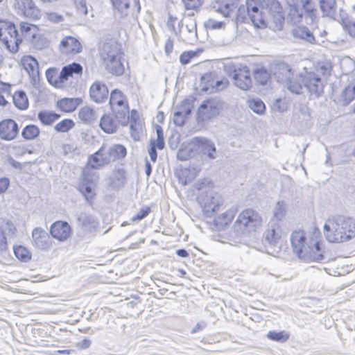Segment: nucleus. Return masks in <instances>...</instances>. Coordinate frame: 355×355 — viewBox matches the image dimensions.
Returning <instances> with one entry per match:
<instances>
[{
    "label": "nucleus",
    "mask_w": 355,
    "mask_h": 355,
    "mask_svg": "<svg viewBox=\"0 0 355 355\" xmlns=\"http://www.w3.org/2000/svg\"><path fill=\"white\" fill-rule=\"evenodd\" d=\"M326 239L331 243H343L355 237V218L346 216L329 218L324 225Z\"/></svg>",
    "instance_id": "1"
},
{
    "label": "nucleus",
    "mask_w": 355,
    "mask_h": 355,
    "mask_svg": "<svg viewBox=\"0 0 355 355\" xmlns=\"http://www.w3.org/2000/svg\"><path fill=\"white\" fill-rule=\"evenodd\" d=\"M293 250L299 259L304 261H321L324 259L320 243L315 242L312 247L308 243L305 233L302 230L293 232L291 235Z\"/></svg>",
    "instance_id": "2"
},
{
    "label": "nucleus",
    "mask_w": 355,
    "mask_h": 355,
    "mask_svg": "<svg viewBox=\"0 0 355 355\" xmlns=\"http://www.w3.org/2000/svg\"><path fill=\"white\" fill-rule=\"evenodd\" d=\"M126 154V148L123 145L114 144L109 146L103 144L89 157L88 165L93 169H98L124 158Z\"/></svg>",
    "instance_id": "3"
},
{
    "label": "nucleus",
    "mask_w": 355,
    "mask_h": 355,
    "mask_svg": "<svg viewBox=\"0 0 355 355\" xmlns=\"http://www.w3.org/2000/svg\"><path fill=\"white\" fill-rule=\"evenodd\" d=\"M100 56L107 71L116 75H122L124 64L121 45L116 42L104 43L100 49Z\"/></svg>",
    "instance_id": "4"
},
{
    "label": "nucleus",
    "mask_w": 355,
    "mask_h": 355,
    "mask_svg": "<svg viewBox=\"0 0 355 355\" xmlns=\"http://www.w3.org/2000/svg\"><path fill=\"white\" fill-rule=\"evenodd\" d=\"M275 76L277 80L283 83L292 94H304V87L302 81L304 74L293 77L291 68L286 64H282L279 66L278 71L275 72Z\"/></svg>",
    "instance_id": "5"
},
{
    "label": "nucleus",
    "mask_w": 355,
    "mask_h": 355,
    "mask_svg": "<svg viewBox=\"0 0 355 355\" xmlns=\"http://www.w3.org/2000/svg\"><path fill=\"white\" fill-rule=\"evenodd\" d=\"M265 6L264 4L256 3L255 0H246V7L242 6L238 9L236 19L241 21H245L246 19L245 12V10H247V15L249 17L255 28H266L267 24L262 11Z\"/></svg>",
    "instance_id": "6"
},
{
    "label": "nucleus",
    "mask_w": 355,
    "mask_h": 355,
    "mask_svg": "<svg viewBox=\"0 0 355 355\" xmlns=\"http://www.w3.org/2000/svg\"><path fill=\"white\" fill-rule=\"evenodd\" d=\"M0 40L12 53L19 51V45L22 42L15 25L8 21H0Z\"/></svg>",
    "instance_id": "7"
},
{
    "label": "nucleus",
    "mask_w": 355,
    "mask_h": 355,
    "mask_svg": "<svg viewBox=\"0 0 355 355\" xmlns=\"http://www.w3.org/2000/svg\"><path fill=\"white\" fill-rule=\"evenodd\" d=\"M262 218L256 211L246 209L239 214L234 224L237 231L241 232H254L261 226Z\"/></svg>",
    "instance_id": "8"
},
{
    "label": "nucleus",
    "mask_w": 355,
    "mask_h": 355,
    "mask_svg": "<svg viewBox=\"0 0 355 355\" xmlns=\"http://www.w3.org/2000/svg\"><path fill=\"white\" fill-rule=\"evenodd\" d=\"M109 103L118 123L125 125L129 119V110L128 103L122 92L117 89L113 90L110 94Z\"/></svg>",
    "instance_id": "9"
},
{
    "label": "nucleus",
    "mask_w": 355,
    "mask_h": 355,
    "mask_svg": "<svg viewBox=\"0 0 355 355\" xmlns=\"http://www.w3.org/2000/svg\"><path fill=\"white\" fill-rule=\"evenodd\" d=\"M302 81L304 91H307L310 95L319 97L322 93L324 86L322 79L314 72H306L302 76Z\"/></svg>",
    "instance_id": "10"
},
{
    "label": "nucleus",
    "mask_w": 355,
    "mask_h": 355,
    "mask_svg": "<svg viewBox=\"0 0 355 355\" xmlns=\"http://www.w3.org/2000/svg\"><path fill=\"white\" fill-rule=\"evenodd\" d=\"M83 180L79 185V191L84 195L87 201L92 200L95 196V187L98 179V175L96 173H88L87 171H83Z\"/></svg>",
    "instance_id": "11"
},
{
    "label": "nucleus",
    "mask_w": 355,
    "mask_h": 355,
    "mask_svg": "<svg viewBox=\"0 0 355 355\" xmlns=\"http://www.w3.org/2000/svg\"><path fill=\"white\" fill-rule=\"evenodd\" d=\"M221 109V104L216 98H209L205 101L200 106L198 114L202 121H206L218 114Z\"/></svg>",
    "instance_id": "12"
},
{
    "label": "nucleus",
    "mask_w": 355,
    "mask_h": 355,
    "mask_svg": "<svg viewBox=\"0 0 355 355\" xmlns=\"http://www.w3.org/2000/svg\"><path fill=\"white\" fill-rule=\"evenodd\" d=\"M282 236L280 223L271 219L267 225L263 233V242L265 245L275 246Z\"/></svg>",
    "instance_id": "13"
},
{
    "label": "nucleus",
    "mask_w": 355,
    "mask_h": 355,
    "mask_svg": "<svg viewBox=\"0 0 355 355\" xmlns=\"http://www.w3.org/2000/svg\"><path fill=\"white\" fill-rule=\"evenodd\" d=\"M233 79L234 85L241 89L247 91L252 87V83L250 77V71L247 66L241 65L234 70Z\"/></svg>",
    "instance_id": "14"
},
{
    "label": "nucleus",
    "mask_w": 355,
    "mask_h": 355,
    "mask_svg": "<svg viewBox=\"0 0 355 355\" xmlns=\"http://www.w3.org/2000/svg\"><path fill=\"white\" fill-rule=\"evenodd\" d=\"M204 211L207 216L216 213L220 210L223 205V200L218 193L210 192L206 194L202 199Z\"/></svg>",
    "instance_id": "15"
},
{
    "label": "nucleus",
    "mask_w": 355,
    "mask_h": 355,
    "mask_svg": "<svg viewBox=\"0 0 355 355\" xmlns=\"http://www.w3.org/2000/svg\"><path fill=\"white\" fill-rule=\"evenodd\" d=\"M21 62L31 78V83L34 86L37 85L40 82L39 64L37 60L31 55H26L21 58Z\"/></svg>",
    "instance_id": "16"
},
{
    "label": "nucleus",
    "mask_w": 355,
    "mask_h": 355,
    "mask_svg": "<svg viewBox=\"0 0 355 355\" xmlns=\"http://www.w3.org/2000/svg\"><path fill=\"white\" fill-rule=\"evenodd\" d=\"M32 243L41 250H48L52 245L49 234L42 227H35L33 230Z\"/></svg>",
    "instance_id": "17"
},
{
    "label": "nucleus",
    "mask_w": 355,
    "mask_h": 355,
    "mask_svg": "<svg viewBox=\"0 0 355 355\" xmlns=\"http://www.w3.org/2000/svg\"><path fill=\"white\" fill-rule=\"evenodd\" d=\"M50 233L53 238L63 242L70 237L71 228L68 223L58 220L51 225Z\"/></svg>",
    "instance_id": "18"
},
{
    "label": "nucleus",
    "mask_w": 355,
    "mask_h": 355,
    "mask_svg": "<svg viewBox=\"0 0 355 355\" xmlns=\"http://www.w3.org/2000/svg\"><path fill=\"white\" fill-rule=\"evenodd\" d=\"M19 132L17 123L12 119H5L0 122V139L3 141L13 140Z\"/></svg>",
    "instance_id": "19"
},
{
    "label": "nucleus",
    "mask_w": 355,
    "mask_h": 355,
    "mask_svg": "<svg viewBox=\"0 0 355 355\" xmlns=\"http://www.w3.org/2000/svg\"><path fill=\"white\" fill-rule=\"evenodd\" d=\"M82 45L76 37L72 36L64 37L60 43V50L66 55H75L82 51Z\"/></svg>",
    "instance_id": "20"
},
{
    "label": "nucleus",
    "mask_w": 355,
    "mask_h": 355,
    "mask_svg": "<svg viewBox=\"0 0 355 355\" xmlns=\"http://www.w3.org/2000/svg\"><path fill=\"white\" fill-rule=\"evenodd\" d=\"M109 91L107 86L100 81L94 82L89 88V96L92 101L97 103L107 99Z\"/></svg>",
    "instance_id": "21"
},
{
    "label": "nucleus",
    "mask_w": 355,
    "mask_h": 355,
    "mask_svg": "<svg viewBox=\"0 0 355 355\" xmlns=\"http://www.w3.org/2000/svg\"><path fill=\"white\" fill-rule=\"evenodd\" d=\"M195 144L197 146L198 149L205 155H207L209 159H215L217 156L216 148L214 143L204 137H196Z\"/></svg>",
    "instance_id": "22"
},
{
    "label": "nucleus",
    "mask_w": 355,
    "mask_h": 355,
    "mask_svg": "<svg viewBox=\"0 0 355 355\" xmlns=\"http://www.w3.org/2000/svg\"><path fill=\"white\" fill-rule=\"evenodd\" d=\"M77 220L78 225L81 227L84 232L93 233L98 226V222L95 216L85 212L79 214L77 216Z\"/></svg>",
    "instance_id": "23"
},
{
    "label": "nucleus",
    "mask_w": 355,
    "mask_h": 355,
    "mask_svg": "<svg viewBox=\"0 0 355 355\" xmlns=\"http://www.w3.org/2000/svg\"><path fill=\"white\" fill-rule=\"evenodd\" d=\"M192 106L189 100H184L182 102L177 110L174 112L173 121L178 126H182L185 123L187 117L191 114Z\"/></svg>",
    "instance_id": "24"
},
{
    "label": "nucleus",
    "mask_w": 355,
    "mask_h": 355,
    "mask_svg": "<svg viewBox=\"0 0 355 355\" xmlns=\"http://www.w3.org/2000/svg\"><path fill=\"white\" fill-rule=\"evenodd\" d=\"M237 212V206H232L226 211L221 213L214 218V223L215 226L218 228H223L225 226L229 225Z\"/></svg>",
    "instance_id": "25"
},
{
    "label": "nucleus",
    "mask_w": 355,
    "mask_h": 355,
    "mask_svg": "<svg viewBox=\"0 0 355 355\" xmlns=\"http://www.w3.org/2000/svg\"><path fill=\"white\" fill-rule=\"evenodd\" d=\"M83 73V67L80 64L73 62L72 64L64 66L60 72V78L62 79L64 87L69 78H72L74 74L80 75Z\"/></svg>",
    "instance_id": "26"
},
{
    "label": "nucleus",
    "mask_w": 355,
    "mask_h": 355,
    "mask_svg": "<svg viewBox=\"0 0 355 355\" xmlns=\"http://www.w3.org/2000/svg\"><path fill=\"white\" fill-rule=\"evenodd\" d=\"M15 6L26 17H36L40 12L32 0H16Z\"/></svg>",
    "instance_id": "27"
},
{
    "label": "nucleus",
    "mask_w": 355,
    "mask_h": 355,
    "mask_svg": "<svg viewBox=\"0 0 355 355\" xmlns=\"http://www.w3.org/2000/svg\"><path fill=\"white\" fill-rule=\"evenodd\" d=\"M292 33L295 38L304 40L310 44L315 42V37L307 27L297 26L293 29Z\"/></svg>",
    "instance_id": "28"
},
{
    "label": "nucleus",
    "mask_w": 355,
    "mask_h": 355,
    "mask_svg": "<svg viewBox=\"0 0 355 355\" xmlns=\"http://www.w3.org/2000/svg\"><path fill=\"white\" fill-rule=\"evenodd\" d=\"M81 102L79 98H65L58 101V106L65 112H71L75 110Z\"/></svg>",
    "instance_id": "29"
},
{
    "label": "nucleus",
    "mask_w": 355,
    "mask_h": 355,
    "mask_svg": "<svg viewBox=\"0 0 355 355\" xmlns=\"http://www.w3.org/2000/svg\"><path fill=\"white\" fill-rule=\"evenodd\" d=\"M99 125L107 134L114 133L117 130V124L110 114H103L101 117Z\"/></svg>",
    "instance_id": "30"
},
{
    "label": "nucleus",
    "mask_w": 355,
    "mask_h": 355,
    "mask_svg": "<svg viewBox=\"0 0 355 355\" xmlns=\"http://www.w3.org/2000/svg\"><path fill=\"white\" fill-rule=\"evenodd\" d=\"M289 6V10L288 13V18L293 24H297L302 21L303 15L302 12L300 10L298 5L294 0H287Z\"/></svg>",
    "instance_id": "31"
},
{
    "label": "nucleus",
    "mask_w": 355,
    "mask_h": 355,
    "mask_svg": "<svg viewBox=\"0 0 355 355\" xmlns=\"http://www.w3.org/2000/svg\"><path fill=\"white\" fill-rule=\"evenodd\" d=\"M19 28V34L21 38L24 37L27 40H29L39 31L38 28L35 25L27 22H21Z\"/></svg>",
    "instance_id": "32"
},
{
    "label": "nucleus",
    "mask_w": 355,
    "mask_h": 355,
    "mask_svg": "<svg viewBox=\"0 0 355 355\" xmlns=\"http://www.w3.org/2000/svg\"><path fill=\"white\" fill-rule=\"evenodd\" d=\"M302 3L303 9L305 11V20L307 24L311 25L314 23L316 18V10L311 0Z\"/></svg>",
    "instance_id": "33"
},
{
    "label": "nucleus",
    "mask_w": 355,
    "mask_h": 355,
    "mask_svg": "<svg viewBox=\"0 0 355 355\" xmlns=\"http://www.w3.org/2000/svg\"><path fill=\"white\" fill-rule=\"evenodd\" d=\"M14 105L21 110H25L28 107V100L24 91L16 92L13 96Z\"/></svg>",
    "instance_id": "34"
},
{
    "label": "nucleus",
    "mask_w": 355,
    "mask_h": 355,
    "mask_svg": "<svg viewBox=\"0 0 355 355\" xmlns=\"http://www.w3.org/2000/svg\"><path fill=\"white\" fill-rule=\"evenodd\" d=\"M46 77L48 82L55 87H64L62 79L60 78V73L55 68H50L46 71Z\"/></svg>",
    "instance_id": "35"
},
{
    "label": "nucleus",
    "mask_w": 355,
    "mask_h": 355,
    "mask_svg": "<svg viewBox=\"0 0 355 355\" xmlns=\"http://www.w3.org/2000/svg\"><path fill=\"white\" fill-rule=\"evenodd\" d=\"M320 7L323 14L328 17H333L336 9V0H319Z\"/></svg>",
    "instance_id": "36"
},
{
    "label": "nucleus",
    "mask_w": 355,
    "mask_h": 355,
    "mask_svg": "<svg viewBox=\"0 0 355 355\" xmlns=\"http://www.w3.org/2000/svg\"><path fill=\"white\" fill-rule=\"evenodd\" d=\"M28 41L36 50H42L49 46V40L39 31Z\"/></svg>",
    "instance_id": "37"
},
{
    "label": "nucleus",
    "mask_w": 355,
    "mask_h": 355,
    "mask_svg": "<svg viewBox=\"0 0 355 355\" xmlns=\"http://www.w3.org/2000/svg\"><path fill=\"white\" fill-rule=\"evenodd\" d=\"M125 182V171L119 169L115 171L110 178V184L114 189H118L124 185Z\"/></svg>",
    "instance_id": "38"
},
{
    "label": "nucleus",
    "mask_w": 355,
    "mask_h": 355,
    "mask_svg": "<svg viewBox=\"0 0 355 355\" xmlns=\"http://www.w3.org/2000/svg\"><path fill=\"white\" fill-rule=\"evenodd\" d=\"M78 116L86 123H92L97 117L96 112L89 107H82L79 111Z\"/></svg>",
    "instance_id": "39"
},
{
    "label": "nucleus",
    "mask_w": 355,
    "mask_h": 355,
    "mask_svg": "<svg viewBox=\"0 0 355 355\" xmlns=\"http://www.w3.org/2000/svg\"><path fill=\"white\" fill-rule=\"evenodd\" d=\"M40 135V129L35 125H28L24 128L21 136L26 140H31Z\"/></svg>",
    "instance_id": "40"
},
{
    "label": "nucleus",
    "mask_w": 355,
    "mask_h": 355,
    "mask_svg": "<svg viewBox=\"0 0 355 355\" xmlns=\"http://www.w3.org/2000/svg\"><path fill=\"white\" fill-rule=\"evenodd\" d=\"M59 117V114L53 112L42 111L38 113V119L44 125H51Z\"/></svg>",
    "instance_id": "41"
},
{
    "label": "nucleus",
    "mask_w": 355,
    "mask_h": 355,
    "mask_svg": "<svg viewBox=\"0 0 355 355\" xmlns=\"http://www.w3.org/2000/svg\"><path fill=\"white\" fill-rule=\"evenodd\" d=\"M286 211V205L284 201H278L274 208L273 218L275 220L280 223L284 218Z\"/></svg>",
    "instance_id": "42"
},
{
    "label": "nucleus",
    "mask_w": 355,
    "mask_h": 355,
    "mask_svg": "<svg viewBox=\"0 0 355 355\" xmlns=\"http://www.w3.org/2000/svg\"><path fill=\"white\" fill-rule=\"evenodd\" d=\"M193 16V12L191 15H189V17L187 19L186 28L189 34L188 37L189 40H193L197 37V25L196 20L192 17Z\"/></svg>",
    "instance_id": "43"
},
{
    "label": "nucleus",
    "mask_w": 355,
    "mask_h": 355,
    "mask_svg": "<svg viewBox=\"0 0 355 355\" xmlns=\"http://www.w3.org/2000/svg\"><path fill=\"white\" fill-rule=\"evenodd\" d=\"M269 76H270L267 70L262 67L257 68L254 72L255 80L263 85L267 83Z\"/></svg>",
    "instance_id": "44"
},
{
    "label": "nucleus",
    "mask_w": 355,
    "mask_h": 355,
    "mask_svg": "<svg viewBox=\"0 0 355 355\" xmlns=\"http://www.w3.org/2000/svg\"><path fill=\"white\" fill-rule=\"evenodd\" d=\"M267 338L271 340L283 343L286 341L289 338V334H288L286 331H270L267 334Z\"/></svg>",
    "instance_id": "45"
},
{
    "label": "nucleus",
    "mask_w": 355,
    "mask_h": 355,
    "mask_svg": "<svg viewBox=\"0 0 355 355\" xmlns=\"http://www.w3.org/2000/svg\"><path fill=\"white\" fill-rule=\"evenodd\" d=\"M232 6L228 3L216 4L213 6L212 10L216 13L220 14L223 17H228L232 12Z\"/></svg>",
    "instance_id": "46"
},
{
    "label": "nucleus",
    "mask_w": 355,
    "mask_h": 355,
    "mask_svg": "<svg viewBox=\"0 0 355 355\" xmlns=\"http://www.w3.org/2000/svg\"><path fill=\"white\" fill-rule=\"evenodd\" d=\"M249 107L255 113L261 114L264 112L266 110V106L263 102L259 99L255 98L248 102Z\"/></svg>",
    "instance_id": "47"
},
{
    "label": "nucleus",
    "mask_w": 355,
    "mask_h": 355,
    "mask_svg": "<svg viewBox=\"0 0 355 355\" xmlns=\"http://www.w3.org/2000/svg\"><path fill=\"white\" fill-rule=\"evenodd\" d=\"M14 253L16 257L22 261L26 262L31 259V253L21 245L15 247Z\"/></svg>",
    "instance_id": "48"
},
{
    "label": "nucleus",
    "mask_w": 355,
    "mask_h": 355,
    "mask_svg": "<svg viewBox=\"0 0 355 355\" xmlns=\"http://www.w3.org/2000/svg\"><path fill=\"white\" fill-rule=\"evenodd\" d=\"M204 26L207 30L223 29L225 27V23L222 21H218L212 18H209L205 21Z\"/></svg>",
    "instance_id": "49"
},
{
    "label": "nucleus",
    "mask_w": 355,
    "mask_h": 355,
    "mask_svg": "<svg viewBox=\"0 0 355 355\" xmlns=\"http://www.w3.org/2000/svg\"><path fill=\"white\" fill-rule=\"evenodd\" d=\"M131 136L135 140L139 138V134L142 130V124L140 121L133 119L130 121V125Z\"/></svg>",
    "instance_id": "50"
},
{
    "label": "nucleus",
    "mask_w": 355,
    "mask_h": 355,
    "mask_svg": "<svg viewBox=\"0 0 355 355\" xmlns=\"http://www.w3.org/2000/svg\"><path fill=\"white\" fill-rule=\"evenodd\" d=\"M74 126V123L71 119H64L57 123L54 128L59 132H67Z\"/></svg>",
    "instance_id": "51"
},
{
    "label": "nucleus",
    "mask_w": 355,
    "mask_h": 355,
    "mask_svg": "<svg viewBox=\"0 0 355 355\" xmlns=\"http://www.w3.org/2000/svg\"><path fill=\"white\" fill-rule=\"evenodd\" d=\"M114 7L117 9L121 14L125 13L130 6L128 0H111Z\"/></svg>",
    "instance_id": "52"
},
{
    "label": "nucleus",
    "mask_w": 355,
    "mask_h": 355,
    "mask_svg": "<svg viewBox=\"0 0 355 355\" xmlns=\"http://www.w3.org/2000/svg\"><path fill=\"white\" fill-rule=\"evenodd\" d=\"M0 230L3 232V234L6 236L7 239L8 237L13 236L16 232V227L13 223L7 221L3 225L1 226Z\"/></svg>",
    "instance_id": "53"
},
{
    "label": "nucleus",
    "mask_w": 355,
    "mask_h": 355,
    "mask_svg": "<svg viewBox=\"0 0 355 355\" xmlns=\"http://www.w3.org/2000/svg\"><path fill=\"white\" fill-rule=\"evenodd\" d=\"M156 132H157V139L155 142V146L159 150H162L164 148V139L163 135V130L161 126H156Z\"/></svg>",
    "instance_id": "54"
},
{
    "label": "nucleus",
    "mask_w": 355,
    "mask_h": 355,
    "mask_svg": "<svg viewBox=\"0 0 355 355\" xmlns=\"http://www.w3.org/2000/svg\"><path fill=\"white\" fill-rule=\"evenodd\" d=\"M199 171L200 170L196 171L193 169V171H191V169L187 168L182 170V175L185 177V180L184 181L182 180V184L184 185L187 184L197 175Z\"/></svg>",
    "instance_id": "55"
},
{
    "label": "nucleus",
    "mask_w": 355,
    "mask_h": 355,
    "mask_svg": "<svg viewBox=\"0 0 355 355\" xmlns=\"http://www.w3.org/2000/svg\"><path fill=\"white\" fill-rule=\"evenodd\" d=\"M192 155L193 151L191 149L188 148H180L177 153V157L181 161H185L189 159Z\"/></svg>",
    "instance_id": "56"
},
{
    "label": "nucleus",
    "mask_w": 355,
    "mask_h": 355,
    "mask_svg": "<svg viewBox=\"0 0 355 355\" xmlns=\"http://www.w3.org/2000/svg\"><path fill=\"white\" fill-rule=\"evenodd\" d=\"M150 208L149 207H144L140 209V211L138 212L137 214H136L135 216H134L132 218V222L139 221V220H142L143 218H144L145 217H146L150 214Z\"/></svg>",
    "instance_id": "57"
},
{
    "label": "nucleus",
    "mask_w": 355,
    "mask_h": 355,
    "mask_svg": "<svg viewBox=\"0 0 355 355\" xmlns=\"http://www.w3.org/2000/svg\"><path fill=\"white\" fill-rule=\"evenodd\" d=\"M186 9L196 10L202 5L201 0H182Z\"/></svg>",
    "instance_id": "58"
},
{
    "label": "nucleus",
    "mask_w": 355,
    "mask_h": 355,
    "mask_svg": "<svg viewBox=\"0 0 355 355\" xmlns=\"http://www.w3.org/2000/svg\"><path fill=\"white\" fill-rule=\"evenodd\" d=\"M196 55L194 51H186L182 53L180 56V62L182 64H187L190 62L191 59Z\"/></svg>",
    "instance_id": "59"
},
{
    "label": "nucleus",
    "mask_w": 355,
    "mask_h": 355,
    "mask_svg": "<svg viewBox=\"0 0 355 355\" xmlns=\"http://www.w3.org/2000/svg\"><path fill=\"white\" fill-rule=\"evenodd\" d=\"M74 3L76 6V8L78 11L83 14V15H87V6L86 0H74Z\"/></svg>",
    "instance_id": "60"
},
{
    "label": "nucleus",
    "mask_w": 355,
    "mask_h": 355,
    "mask_svg": "<svg viewBox=\"0 0 355 355\" xmlns=\"http://www.w3.org/2000/svg\"><path fill=\"white\" fill-rule=\"evenodd\" d=\"M229 81L227 78H222L221 80L216 81L214 88H215L216 91H220L227 87Z\"/></svg>",
    "instance_id": "61"
},
{
    "label": "nucleus",
    "mask_w": 355,
    "mask_h": 355,
    "mask_svg": "<svg viewBox=\"0 0 355 355\" xmlns=\"http://www.w3.org/2000/svg\"><path fill=\"white\" fill-rule=\"evenodd\" d=\"M157 146H155V144L154 141H151L150 143V148L148 150L149 156L150 157V159L152 162H155L157 157V150H156Z\"/></svg>",
    "instance_id": "62"
},
{
    "label": "nucleus",
    "mask_w": 355,
    "mask_h": 355,
    "mask_svg": "<svg viewBox=\"0 0 355 355\" xmlns=\"http://www.w3.org/2000/svg\"><path fill=\"white\" fill-rule=\"evenodd\" d=\"M10 185V180L7 178H0V193H3Z\"/></svg>",
    "instance_id": "63"
},
{
    "label": "nucleus",
    "mask_w": 355,
    "mask_h": 355,
    "mask_svg": "<svg viewBox=\"0 0 355 355\" xmlns=\"http://www.w3.org/2000/svg\"><path fill=\"white\" fill-rule=\"evenodd\" d=\"M345 28L351 36L355 37V21H349L345 25Z\"/></svg>",
    "instance_id": "64"
}]
</instances>
